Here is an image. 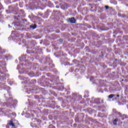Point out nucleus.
Instances as JSON below:
<instances>
[{"instance_id":"obj_1","label":"nucleus","mask_w":128,"mask_h":128,"mask_svg":"<svg viewBox=\"0 0 128 128\" xmlns=\"http://www.w3.org/2000/svg\"><path fill=\"white\" fill-rule=\"evenodd\" d=\"M69 22L71 24H76V20L74 19V18H69Z\"/></svg>"},{"instance_id":"obj_2","label":"nucleus","mask_w":128,"mask_h":128,"mask_svg":"<svg viewBox=\"0 0 128 128\" xmlns=\"http://www.w3.org/2000/svg\"><path fill=\"white\" fill-rule=\"evenodd\" d=\"M10 126H12V128H16L14 126H15V125L14 124V122H12V121H10Z\"/></svg>"},{"instance_id":"obj_3","label":"nucleus","mask_w":128,"mask_h":128,"mask_svg":"<svg viewBox=\"0 0 128 128\" xmlns=\"http://www.w3.org/2000/svg\"><path fill=\"white\" fill-rule=\"evenodd\" d=\"M118 122V118L115 119V120H114V122H113L114 124H116V122Z\"/></svg>"},{"instance_id":"obj_4","label":"nucleus","mask_w":128,"mask_h":128,"mask_svg":"<svg viewBox=\"0 0 128 128\" xmlns=\"http://www.w3.org/2000/svg\"><path fill=\"white\" fill-rule=\"evenodd\" d=\"M30 27L33 28V30H34L35 28H36V25L34 24L33 26H30Z\"/></svg>"},{"instance_id":"obj_5","label":"nucleus","mask_w":128,"mask_h":128,"mask_svg":"<svg viewBox=\"0 0 128 128\" xmlns=\"http://www.w3.org/2000/svg\"><path fill=\"white\" fill-rule=\"evenodd\" d=\"M114 96V94H110L109 96H108V98H112Z\"/></svg>"},{"instance_id":"obj_6","label":"nucleus","mask_w":128,"mask_h":128,"mask_svg":"<svg viewBox=\"0 0 128 128\" xmlns=\"http://www.w3.org/2000/svg\"><path fill=\"white\" fill-rule=\"evenodd\" d=\"M105 8L106 10H108V6H105Z\"/></svg>"},{"instance_id":"obj_7","label":"nucleus","mask_w":128,"mask_h":128,"mask_svg":"<svg viewBox=\"0 0 128 128\" xmlns=\"http://www.w3.org/2000/svg\"><path fill=\"white\" fill-rule=\"evenodd\" d=\"M116 96H117V98H119L120 97V95L119 94H117Z\"/></svg>"}]
</instances>
